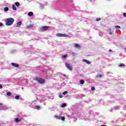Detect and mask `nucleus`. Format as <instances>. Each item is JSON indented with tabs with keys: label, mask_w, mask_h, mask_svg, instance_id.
Segmentation results:
<instances>
[{
	"label": "nucleus",
	"mask_w": 126,
	"mask_h": 126,
	"mask_svg": "<svg viewBox=\"0 0 126 126\" xmlns=\"http://www.w3.org/2000/svg\"><path fill=\"white\" fill-rule=\"evenodd\" d=\"M15 98L16 99V100H18V99L20 98V96H19V95H16Z\"/></svg>",
	"instance_id": "27"
},
{
	"label": "nucleus",
	"mask_w": 126,
	"mask_h": 126,
	"mask_svg": "<svg viewBox=\"0 0 126 126\" xmlns=\"http://www.w3.org/2000/svg\"><path fill=\"white\" fill-rule=\"evenodd\" d=\"M34 26L33 25H29L26 26V28H27V29H29L30 28H32Z\"/></svg>",
	"instance_id": "13"
},
{
	"label": "nucleus",
	"mask_w": 126,
	"mask_h": 126,
	"mask_svg": "<svg viewBox=\"0 0 126 126\" xmlns=\"http://www.w3.org/2000/svg\"><path fill=\"white\" fill-rule=\"evenodd\" d=\"M123 15L125 17H126V13H123Z\"/></svg>",
	"instance_id": "35"
},
{
	"label": "nucleus",
	"mask_w": 126,
	"mask_h": 126,
	"mask_svg": "<svg viewBox=\"0 0 126 126\" xmlns=\"http://www.w3.org/2000/svg\"><path fill=\"white\" fill-rule=\"evenodd\" d=\"M100 20H101V18H100L96 19V21H100Z\"/></svg>",
	"instance_id": "33"
},
{
	"label": "nucleus",
	"mask_w": 126,
	"mask_h": 126,
	"mask_svg": "<svg viewBox=\"0 0 126 126\" xmlns=\"http://www.w3.org/2000/svg\"><path fill=\"white\" fill-rule=\"evenodd\" d=\"M109 34L110 35H112L113 34V32H112V30L111 29H109Z\"/></svg>",
	"instance_id": "24"
},
{
	"label": "nucleus",
	"mask_w": 126,
	"mask_h": 126,
	"mask_svg": "<svg viewBox=\"0 0 126 126\" xmlns=\"http://www.w3.org/2000/svg\"><path fill=\"white\" fill-rule=\"evenodd\" d=\"M124 110H126V108H124Z\"/></svg>",
	"instance_id": "42"
},
{
	"label": "nucleus",
	"mask_w": 126,
	"mask_h": 126,
	"mask_svg": "<svg viewBox=\"0 0 126 126\" xmlns=\"http://www.w3.org/2000/svg\"><path fill=\"white\" fill-rule=\"evenodd\" d=\"M15 5H16V6H20V3L19 2H16L15 3Z\"/></svg>",
	"instance_id": "17"
},
{
	"label": "nucleus",
	"mask_w": 126,
	"mask_h": 126,
	"mask_svg": "<svg viewBox=\"0 0 126 126\" xmlns=\"http://www.w3.org/2000/svg\"><path fill=\"white\" fill-rule=\"evenodd\" d=\"M67 93H68V92L67 91H65V92L63 93V95H65L66 94H67Z\"/></svg>",
	"instance_id": "29"
},
{
	"label": "nucleus",
	"mask_w": 126,
	"mask_h": 126,
	"mask_svg": "<svg viewBox=\"0 0 126 126\" xmlns=\"http://www.w3.org/2000/svg\"><path fill=\"white\" fill-rule=\"evenodd\" d=\"M56 36L57 37H68V35L63 33H57Z\"/></svg>",
	"instance_id": "4"
},
{
	"label": "nucleus",
	"mask_w": 126,
	"mask_h": 126,
	"mask_svg": "<svg viewBox=\"0 0 126 126\" xmlns=\"http://www.w3.org/2000/svg\"><path fill=\"white\" fill-rule=\"evenodd\" d=\"M114 109L115 110H120V109H121V106H115L114 107Z\"/></svg>",
	"instance_id": "18"
},
{
	"label": "nucleus",
	"mask_w": 126,
	"mask_h": 126,
	"mask_svg": "<svg viewBox=\"0 0 126 126\" xmlns=\"http://www.w3.org/2000/svg\"><path fill=\"white\" fill-rule=\"evenodd\" d=\"M91 90L92 91H94L95 90V87H92Z\"/></svg>",
	"instance_id": "31"
},
{
	"label": "nucleus",
	"mask_w": 126,
	"mask_h": 126,
	"mask_svg": "<svg viewBox=\"0 0 126 126\" xmlns=\"http://www.w3.org/2000/svg\"><path fill=\"white\" fill-rule=\"evenodd\" d=\"M82 62H85V63H86L87 64H90V63H91V62H90V61H89L86 59H83L82 60Z\"/></svg>",
	"instance_id": "11"
},
{
	"label": "nucleus",
	"mask_w": 126,
	"mask_h": 126,
	"mask_svg": "<svg viewBox=\"0 0 126 126\" xmlns=\"http://www.w3.org/2000/svg\"><path fill=\"white\" fill-rule=\"evenodd\" d=\"M28 16H33V12H29L28 14Z\"/></svg>",
	"instance_id": "16"
},
{
	"label": "nucleus",
	"mask_w": 126,
	"mask_h": 126,
	"mask_svg": "<svg viewBox=\"0 0 126 126\" xmlns=\"http://www.w3.org/2000/svg\"><path fill=\"white\" fill-rule=\"evenodd\" d=\"M63 76H64V77H65V76H66V75L64 74V75H63Z\"/></svg>",
	"instance_id": "40"
},
{
	"label": "nucleus",
	"mask_w": 126,
	"mask_h": 126,
	"mask_svg": "<svg viewBox=\"0 0 126 126\" xmlns=\"http://www.w3.org/2000/svg\"><path fill=\"white\" fill-rule=\"evenodd\" d=\"M65 65L69 70H71L72 69V66H70L69 64H68V63H65Z\"/></svg>",
	"instance_id": "5"
},
{
	"label": "nucleus",
	"mask_w": 126,
	"mask_h": 126,
	"mask_svg": "<svg viewBox=\"0 0 126 126\" xmlns=\"http://www.w3.org/2000/svg\"><path fill=\"white\" fill-rule=\"evenodd\" d=\"M49 28H50V27L44 26L40 28L39 29V31H40V32H44V31H47Z\"/></svg>",
	"instance_id": "3"
},
{
	"label": "nucleus",
	"mask_w": 126,
	"mask_h": 126,
	"mask_svg": "<svg viewBox=\"0 0 126 126\" xmlns=\"http://www.w3.org/2000/svg\"><path fill=\"white\" fill-rule=\"evenodd\" d=\"M119 67H122V66H125V64L124 63H121L119 65Z\"/></svg>",
	"instance_id": "28"
},
{
	"label": "nucleus",
	"mask_w": 126,
	"mask_h": 126,
	"mask_svg": "<svg viewBox=\"0 0 126 126\" xmlns=\"http://www.w3.org/2000/svg\"><path fill=\"white\" fill-rule=\"evenodd\" d=\"M0 89H2V85L0 84Z\"/></svg>",
	"instance_id": "36"
},
{
	"label": "nucleus",
	"mask_w": 126,
	"mask_h": 126,
	"mask_svg": "<svg viewBox=\"0 0 126 126\" xmlns=\"http://www.w3.org/2000/svg\"><path fill=\"white\" fill-rule=\"evenodd\" d=\"M21 24H22V21H20L17 23L16 27H20L21 26Z\"/></svg>",
	"instance_id": "12"
},
{
	"label": "nucleus",
	"mask_w": 126,
	"mask_h": 126,
	"mask_svg": "<svg viewBox=\"0 0 126 126\" xmlns=\"http://www.w3.org/2000/svg\"><path fill=\"white\" fill-rule=\"evenodd\" d=\"M115 28L120 29L121 28V27H120V26L117 25L115 26Z\"/></svg>",
	"instance_id": "32"
},
{
	"label": "nucleus",
	"mask_w": 126,
	"mask_h": 126,
	"mask_svg": "<svg viewBox=\"0 0 126 126\" xmlns=\"http://www.w3.org/2000/svg\"><path fill=\"white\" fill-rule=\"evenodd\" d=\"M12 7L13 10H17V9L16 8V7L15 6V5H12Z\"/></svg>",
	"instance_id": "19"
},
{
	"label": "nucleus",
	"mask_w": 126,
	"mask_h": 126,
	"mask_svg": "<svg viewBox=\"0 0 126 126\" xmlns=\"http://www.w3.org/2000/svg\"><path fill=\"white\" fill-rule=\"evenodd\" d=\"M85 82V81H84V80H83V79L80 80V84H82V85H83V84H84Z\"/></svg>",
	"instance_id": "14"
},
{
	"label": "nucleus",
	"mask_w": 126,
	"mask_h": 126,
	"mask_svg": "<svg viewBox=\"0 0 126 126\" xmlns=\"http://www.w3.org/2000/svg\"><path fill=\"white\" fill-rule=\"evenodd\" d=\"M109 52H112V50L111 49H110L109 50Z\"/></svg>",
	"instance_id": "39"
},
{
	"label": "nucleus",
	"mask_w": 126,
	"mask_h": 126,
	"mask_svg": "<svg viewBox=\"0 0 126 126\" xmlns=\"http://www.w3.org/2000/svg\"><path fill=\"white\" fill-rule=\"evenodd\" d=\"M74 48H76V49H81V46L77 43H75Z\"/></svg>",
	"instance_id": "8"
},
{
	"label": "nucleus",
	"mask_w": 126,
	"mask_h": 126,
	"mask_svg": "<svg viewBox=\"0 0 126 126\" xmlns=\"http://www.w3.org/2000/svg\"><path fill=\"white\" fill-rule=\"evenodd\" d=\"M9 8H8V7H5L4 8V10L5 11H8V10H9Z\"/></svg>",
	"instance_id": "25"
},
{
	"label": "nucleus",
	"mask_w": 126,
	"mask_h": 126,
	"mask_svg": "<svg viewBox=\"0 0 126 126\" xmlns=\"http://www.w3.org/2000/svg\"><path fill=\"white\" fill-rule=\"evenodd\" d=\"M11 93L10 92H8L6 93L7 96H11Z\"/></svg>",
	"instance_id": "22"
},
{
	"label": "nucleus",
	"mask_w": 126,
	"mask_h": 126,
	"mask_svg": "<svg viewBox=\"0 0 126 126\" xmlns=\"http://www.w3.org/2000/svg\"><path fill=\"white\" fill-rule=\"evenodd\" d=\"M62 108H64V107H66V103H63L61 105Z\"/></svg>",
	"instance_id": "21"
},
{
	"label": "nucleus",
	"mask_w": 126,
	"mask_h": 126,
	"mask_svg": "<svg viewBox=\"0 0 126 126\" xmlns=\"http://www.w3.org/2000/svg\"><path fill=\"white\" fill-rule=\"evenodd\" d=\"M21 121H22V118H17L15 119V122L16 123H19V122H21Z\"/></svg>",
	"instance_id": "10"
},
{
	"label": "nucleus",
	"mask_w": 126,
	"mask_h": 126,
	"mask_svg": "<svg viewBox=\"0 0 126 126\" xmlns=\"http://www.w3.org/2000/svg\"><path fill=\"white\" fill-rule=\"evenodd\" d=\"M67 54H65L64 55H63L62 57V59L63 60V59H66V58L67 57Z\"/></svg>",
	"instance_id": "15"
},
{
	"label": "nucleus",
	"mask_w": 126,
	"mask_h": 126,
	"mask_svg": "<svg viewBox=\"0 0 126 126\" xmlns=\"http://www.w3.org/2000/svg\"><path fill=\"white\" fill-rule=\"evenodd\" d=\"M55 118L57 119V120H61V117L60 116H55Z\"/></svg>",
	"instance_id": "20"
},
{
	"label": "nucleus",
	"mask_w": 126,
	"mask_h": 126,
	"mask_svg": "<svg viewBox=\"0 0 126 126\" xmlns=\"http://www.w3.org/2000/svg\"><path fill=\"white\" fill-rule=\"evenodd\" d=\"M11 64L12 66H14V67H18L19 66V64L14 63H11Z\"/></svg>",
	"instance_id": "7"
},
{
	"label": "nucleus",
	"mask_w": 126,
	"mask_h": 126,
	"mask_svg": "<svg viewBox=\"0 0 126 126\" xmlns=\"http://www.w3.org/2000/svg\"><path fill=\"white\" fill-rule=\"evenodd\" d=\"M104 76V73L99 74L96 75V77L97 78H102Z\"/></svg>",
	"instance_id": "9"
},
{
	"label": "nucleus",
	"mask_w": 126,
	"mask_h": 126,
	"mask_svg": "<svg viewBox=\"0 0 126 126\" xmlns=\"http://www.w3.org/2000/svg\"><path fill=\"white\" fill-rule=\"evenodd\" d=\"M61 121H64V120H65V118H64V117H62L61 118Z\"/></svg>",
	"instance_id": "30"
},
{
	"label": "nucleus",
	"mask_w": 126,
	"mask_h": 126,
	"mask_svg": "<svg viewBox=\"0 0 126 126\" xmlns=\"http://www.w3.org/2000/svg\"><path fill=\"white\" fill-rule=\"evenodd\" d=\"M44 105H46V103H44Z\"/></svg>",
	"instance_id": "43"
},
{
	"label": "nucleus",
	"mask_w": 126,
	"mask_h": 126,
	"mask_svg": "<svg viewBox=\"0 0 126 126\" xmlns=\"http://www.w3.org/2000/svg\"><path fill=\"white\" fill-rule=\"evenodd\" d=\"M44 5H45L40 3V8H41V9H43V8H44Z\"/></svg>",
	"instance_id": "26"
},
{
	"label": "nucleus",
	"mask_w": 126,
	"mask_h": 126,
	"mask_svg": "<svg viewBox=\"0 0 126 126\" xmlns=\"http://www.w3.org/2000/svg\"><path fill=\"white\" fill-rule=\"evenodd\" d=\"M59 97H60V98H63V95L60 94Z\"/></svg>",
	"instance_id": "37"
},
{
	"label": "nucleus",
	"mask_w": 126,
	"mask_h": 126,
	"mask_svg": "<svg viewBox=\"0 0 126 126\" xmlns=\"http://www.w3.org/2000/svg\"><path fill=\"white\" fill-rule=\"evenodd\" d=\"M99 36H100V37H102V35H101V34H99Z\"/></svg>",
	"instance_id": "41"
},
{
	"label": "nucleus",
	"mask_w": 126,
	"mask_h": 126,
	"mask_svg": "<svg viewBox=\"0 0 126 126\" xmlns=\"http://www.w3.org/2000/svg\"><path fill=\"white\" fill-rule=\"evenodd\" d=\"M72 56H75V53L74 52L72 53Z\"/></svg>",
	"instance_id": "38"
},
{
	"label": "nucleus",
	"mask_w": 126,
	"mask_h": 126,
	"mask_svg": "<svg viewBox=\"0 0 126 126\" xmlns=\"http://www.w3.org/2000/svg\"><path fill=\"white\" fill-rule=\"evenodd\" d=\"M2 105H3L2 103H0V110L2 111V110H7V108L4 107Z\"/></svg>",
	"instance_id": "6"
},
{
	"label": "nucleus",
	"mask_w": 126,
	"mask_h": 126,
	"mask_svg": "<svg viewBox=\"0 0 126 126\" xmlns=\"http://www.w3.org/2000/svg\"><path fill=\"white\" fill-rule=\"evenodd\" d=\"M0 26H3V24H2V23H0Z\"/></svg>",
	"instance_id": "34"
},
{
	"label": "nucleus",
	"mask_w": 126,
	"mask_h": 126,
	"mask_svg": "<svg viewBox=\"0 0 126 126\" xmlns=\"http://www.w3.org/2000/svg\"><path fill=\"white\" fill-rule=\"evenodd\" d=\"M35 80L37 81L39 84H44L45 82V79L42 78L36 77L35 78Z\"/></svg>",
	"instance_id": "2"
},
{
	"label": "nucleus",
	"mask_w": 126,
	"mask_h": 126,
	"mask_svg": "<svg viewBox=\"0 0 126 126\" xmlns=\"http://www.w3.org/2000/svg\"><path fill=\"white\" fill-rule=\"evenodd\" d=\"M35 108L37 110H40V109L41 108V107L39 105H37L35 106Z\"/></svg>",
	"instance_id": "23"
},
{
	"label": "nucleus",
	"mask_w": 126,
	"mask_h": 126,
	"mask_svg": "<svg viewBox=\"0 0 126 126\" xmlns=\"http://www.w3.org/2000/svg\"><path fill=\"white\" fill-rule=\"evenodd\" d=\"M6 20L5 25L6 26H11L13 24V22H14V19L13 18H7Z\"/></svg>",
	"instance_id": "1"
}]
</instances>
